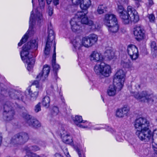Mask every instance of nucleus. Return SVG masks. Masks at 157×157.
Segmentation results:
<instances>
[{"mask_svg": "<svg viewBox=\"0 0 157 157\" xmlns=\"http://www.w3.org/2000/svg\"><path fill=\"white\" fill-rule=\"evenodd\" d=\"M38 39L37 38H33L25 45L30 47V49L34 48L36 50L38 47Z\"/></svg>", "mask_w": 157, "mask_h": 157, "instance_id": "bb28decb", "label": "nucleus"}, {"mask_svg": "<svg viewBox=\"0 0 157 157\" xmlns=\"http://www.w3.org/2000/svg\"><path fill=\"white\" fill-rule=\"evenodd\" d=\"M54 52L52 56V65L54 71L56 72L54 73V78L56 79L57 78V74L56 73V71L57 70H58L60 69V67L59 65L56 63V47L55 44H54Z\"/></svg>", "mask_w": 157, "mask_h": 157, "instance_id": "b1692460", "label": "nucleus"}, {"mask_svg": "<svg viewBox=\"0 0 157 157\" xmlns=\"http://www.w3.org/2000/svg\"><path fill=\"white\" fill-rule=\"evenodd\" d=\"M42 15L39 10H32L31 12L29 29L18 43V46H21L27 41L29 36H32L35 33L36 29L35 25L36 21L37 25H39L42 21Z\"/></svg>", "mask_w": 157, "mask_h": 157, "instance_id": "7ed1b4c3", "label": "nucleus"}, {"mask_svg": "<svg viewBox=\"0 0 157 157\" xmlns=\"http://www.w3.org/2000/svg\"><path fill=\"white\" fill-rule=\"evenodd\" d=\"M118 8L119 10H123L124 8L122 5H118Z\"/></svg>", "mask_w": 157, "mask_h": 157, "instance_id": "79ce46f5", "label": "nucleus"}, {"mask_svg": "<svg viewBox=\"0 0 157 157\" xmlns=\"http://www.w3.org/2000/svg\"><path fill=\"white\" fill-rule=\"evenodd\" d=\"M127 52L128 55L132 60H136L138 57L139 53L137 48L134 45L128 46Z\"/></svg>", "mask_w": 157, "mask_h": 157, "instance_id": "f3484780", "label": "nucleus"}, {"mask_svg": "<svg viewBox=\"0 0 157 157\" xmlns=\"http://www.w3.org/2000/svg\"><path fill=\"white\" fill-rule=\"evenodd\" d=\"M73 120L77 126L83 120L82 119V117L79 116H76L75 117L73 118Z\"/></svg>", "mask_w": 157, "mask_h": 157, "instance_id": "7c9ffc66", "label": "nucleus"}, {"mask_svg": "<svg viewBox=\"0 0 157 157\" xmlns=\"http://www.w3.org/2000/svg\"><path fill=\"white\" fill-rule=\"evenodd\" d=\"M39 4L40 7H43L44 5V2L43 0H38ZM32 2L33 4V0H32Z\"/></svg>", "mask_w": 157, "mask_h": 157, "instance_id": "58836bf2", "label": "nucleus"}, {"mask_svg": "<svg viewBox=\"0 0 157 157\" xmlns=\"http://www.w3.org/2000/svg\"><path fill=\"white\" fill-rule=\"evenodd\" d=\"M134 34L136 40L140 41L145 37V32L144 30L140 26H136L134 28Z\"/></svg>", "mask_w": 157, "mask_h": 157, "instance_id": "aec40b11", "label": "nucleus"}, {"mask_svg": "<svg viewBox=\"0 0 157 157\" xmlns=\"http://www.w3.org/2000/svg\"><path fill=\"white\" fill-rule=\"evenodd\" d=\"M126 77V73L122 69L117 71L114 76L113 83L109 86L107 90V94L110 97H114L118 91L123 87Z\"/></svg>", "mask_w": 157, "mask_h": 157, "instance_id": "f03ea898", "label": "nucleus"}, {"mask_svg": "<svg viewBox=\"0 0 157 157\" xmlns=\"http://www.w3.org/2000/svg\"><path fill=\"white\" fill-rule=\"evenodd\" d=\"M95 13L97 15L98 14H101L104 13L103 10H96L95 12Z\"/></svg>", "mask_w": 157, "mask_h": 157, "instance_id": "ea45409f", "label": "nucleus"}, {"mask_svg": "<svg viewBox=\"0 0 157 157\" xmlns=\"http://www.w3.org/2000/svg\"><path fill=\"white\" fill-rule=\"evenodd\" d=\"M12 104L9 102H7L4 105L3 118L6 121H10L14 119V112L13 109Z\"/></svg>", "mask_w": 157, "mask_h": 157, "instance_id": "ddd939ff", "label": "nucleus"}, {"mask_svg": "<svg viewBox=\"0 0 157 157\" xmlns=\"http://www.w3.org/2000/svg\"><path fill=\"white\" fill-rule=\"evenodd\" d=\"M129 111V108L127 107L118 109L116 111V116L119 118L123 117L127 115Z\"/></svg>", "mask_w": 157, "mask_h": 157, "instance_id": "393cba45", "label": "nucleus"}, {"mask_svg": "<svg viewBox=\"0 0 157 157\" xmlns=\"http://www.w3.org/2000/svg\"><path fill=\"white\" fill-rule=\"evenodd\" d=\"M50 67L47 65H44L43 67L42 71L40 72L37 76L36 78L38 80L43 81L48 77L50 72Z\"/></svg>", "mask_w": 157, "mask_h": 157, "instance_id": "6ab92c4d", "label": "nucleus"}, {"mask_svg": "<svg viewBox=\"0 0 157 157\" xmlns=\"http://www.w3.org/2000/svg\"><path fill=\"white\" fill-rule=\"evenodd\" d=\"M124 135V133L123 134L121 132L118 133L116 136V140L119 142H122L123 140Z\"/></svg>", "mask_w": 157, "mask_h": 157, "instance_id": "2f4dec72", "label": "nucleus"}, {"mask_svg": "<svg viewBox=\"0 0 157 157\" xmlns=\"http://www.w3.org/2000/svg\"><path fill=\"white\" fill-rule=\"evenodd\" d=\"M127 0H119V2H127Z\"/></svg>", "mask_w": 157, "mask_h": 157, "instance_id": "49530a36", "label": "nucleus"}, {"mask_svg": "<svg viewBox=\"0 0 157 157\" xmlns=\"http://www.w3.org/2000/svg\"><path fill=\"white\" fill-rule=\"evenodd\" d=\"M48 36L47 38V42L44 51L45 55H48L50 53V45L52 43H53L54 47V43L56 45V43L55 41V35L53 30L50 27L48 28Z\"/></svg>", "mask_w": 157, "mask_h": 157, "instance_id": "f8f14e48", "label": "nucleus"}, {"mask_svg": "<svg viewBox=\"0 0 157 157\" xmlns=\"http://www.w3.org/2000/svg\"><path fill=\"white\" fill-rule=\"evenodd\" d=\"M52 0H46L47 3L49 4L51 3Z\"/></svg>", "mask_w": 157, "mask_h": 157, "instance_id": "a18cd8bd", "label": "nucleus"}, {"mask_svg": "<svg viewBox=\"0 0 157 157\" xmlns=\"http://www.w3.org/2000/svg\"><path fill=\"white\" fill-rule=\"evenodd\" d=\"M22 116L25 119L27 124L31 126L35 127H39L41 126V124L36 119L32 118L30 116L25 113L23 114Z\"/></svg>", "mask_w": 157, "mask_h": 157, "instance_id": "a211bd4d", "label": "nucleus"}, {"mask_svg": "<svg viewBox=\"0 0 157 157\" xmlns=\"http://www.w3.org/2000/svg\"><path fill=\"white\" fill-rule=\"evenodd\" d=\"M11 98L14 99H17L24 101L26 98V96L23 92L12 90L9 93Z\"/></svg>", "mask_w": 157, "mask_h": 157, "instance_id": "412c9836", "label": "nucleus"}, {"mask_svg": "<svg viewBox=\"0 0 157 157\" xmlns=\"http://www.w3.org/2000/svg\"><path fill=\"white\" fill-rule=\"evenodd\" d=\"M29 139L28 134L25 133L18 134L13 137L11 143L14 145H21L25 143Z\"/></svg>", "mask_w": 157, "mask_h": 157, "instance_id": "4468645a", "label": "nucleus"}, {"mask_svg": "<svg viewBox=\"0 0 157 157\" xmlns=\"http://www.w3.org/2000/svg\"><path fill=\"white\" fill-rule=\"evenodd\" d=\"M119 15L123 23L128 25L132 22H137L139 20V16L136 10H122Z\"/></svg>", "mask_w": 157, "mask_h": 157, "instance_id": "6e6552de", "label": "nucleus"}, {"mask_svg": "<svg viewBox=\"0 0 157 157\" xmlns=\"http://www.w3.org/2000/svg\"><path fill=\"white\" fill-rule=\"evenodd\" d=\"M50 101L49 97L48 96H46L43 98L41 103L44 106L48 108L50 105Z\"/></svg>", "mask_w": 157, "mask_h": 157, "instance_id": "c85d7f7f", "label": "nucleus"}, {"mask_svg": "<svg viewBox=\"0 0 157 157\" xmlns=\"http://www.w3.org/2000/svg\"><path fill=\"white\" fill-rule=\"evenodd\" d=\"M87 10H82L78 12L75 17L71 19L70 21L71 28L74 32H76L80 28V24H88L90 21L88 20L86 15Z\"/></svg>", "mask_w": 157, "mask_h": 157, "instance_id": "423d86ee", "label": "nucleus"}, {"mask_svg": "<svg viewBox=\"0 0 157 157\" xmlns=\"http://www.w3.org/2000/svg\"><path fill=\"white\" fill-rule=\"evenodd\" d=\"M148 4L149 6H151L154 4L152 0H148Z\"/></svg>", "mask_w": 157, "mask_h": 157, "instance_id": "37998d69", "label": "nucleus"}, {"mask_svg": "<svg viewBox=\"0 0 157 157\" xmlns=\"http://www.w3.org/2000/svg\"><path fill=\"white\" fill-rule=\"evenodd\" d=\"M105 25L107 27L109 31L112 33L118 31L119 26L116 16L113 14H106L104 19Z\"/></svg>", "mask_w": 157, "mask_h": 157, "instance_id": "1a4fd4ad", "label": "nucleus"}, {"mask_svg": "<svg viewBox=\"0 0 157 157\" xmlns=\"http://www.w3.org/2000/svg\"><path fill=\"white\" fill-rule=\"evenodd\" d=\"M150 46L152 52L153 53L157 52V45L155 41L151 42L150 44Z\"/></svg>", "mask_w": 157, "mask_h": 157, "instance_id": "c756f323", "label": "nucleus"}, {"mask_svg": "<svg viewBox=\"0 0 157 157\" xmlns=\"http://www.w3.org/2000/svg\"><path fill=\"white\" fill-rule=\"evenodd\" d=\"M132 93L136 98L143 102H152L153 101L155 98L153 92L149 90L142 91L140 93L132 92Z\"/></svg>", "mask_w": 157, "mask_h": 157, "instance_id": "9b49d317", "label": "nucleus"}, {"mask_svg": "<svg viewBox=\"0 0 157 157\" xmlns=\"http://www.w3.org/2000/svg\"><path fill=\"white\" fill-rule=\"evenodd\" d=\"M78 126L82 128H91L97 130H99L104 128L108 131H110L112 133L114 132V130L112 128L108 126H106L105 127L96 126L92 128L90 125V123L87 121L85 120H83Z\"/></svg>", "mask_w": 157, "mask_h": 157, "instance_id": "2eb2a0df", "label": "nucleus"}, {"mask_svg": "<svg viewBox=\"0 0 157 157\" xmlns=\"http://www.w3.org/2000/svg\"><path fill=\"white\" fill-rule=\"evenodd\" d=\"M29 148L28 149L30 151H36L40 150V148L37 146H32L30 147H28Z\"/></svg>", "mask_w": 157, "mask_h": 157, "instance_id": "f704fd0d", "label": "nucleus"}, {"mask_svg": "<svg viewBox=\"0 0 157 157\" xmlns=\"http://www.w3.org/2000/svg\"><path fill=\"white\" fill-rule=\"evenodd\" d=\"M147 17L149 19V21L151 23H154L155 21V17L153 14H148Z\"/></svg>", "mask_w": 157, "mask_h": 157, "instance_id": "72a5a7b5", "label": "nucleus"}, {"mask_svg": "<svg viewBox=\"0 0 157 157\" xmlns=\"http://www.w3.org/2000/svg\"><path fill=\"white\" fill-rule=\"evenodd\" d=\"M90 60L93 62H102L104 60L102 55L97 51H93L90 56Z\"/></svg>", "mask_w": 157, "mask_h": 157, "instance_id": "5701e85b", "label": "nucleus"}, {"mask_svg": "<svg viewBox=\"0 0 157 157\" xmlns=\"http://www.w3.org/2000/svg\"><path fill=\"white\" fill-rule=\"evenodd\" d=\"M61 137L63 141L67 144H73L74 148L77 152L79 157H86L85 152L82 150L80 149V145L82 143L80 138L79 140H73L69 133L65 130H62L60 132Z\"/></svg>", "mask_w": 157, "mask_h": 157, "instance_id": "39448f33", "label": "nucleus"}, {"mask_svg": "<svg viewBox=\"0 0 157 157\" xmlns=\"http://www.w3.org/2000/svg\"><path fill=\"white\" fill-rule=\"evenodd\" d=\"M150 125L149 121L146 118L140 117L137 118L134 124L136 134L140 140L144 142H148L152 139V148L157 153V142L153 139L155 134L157 136V128L152 132L149 129Z\"/></svg>", "mask_w": 157, "mask_h": 157, "instance_id": "f257e3e1", "label": "nucleus"}, {"mask_svg": "<svg viewBox=\"0 0 157 157\" xmlns=\"http://www.w3.org/2000/svg\"><path fill=\"white\" fill-rule=\"evenodd\" d=\"M132 7L130 6H129L128 7L127 10H132Z\"/></svg>", "mask_w": 157, "mask_h": 157, "instance_id": "de8ad7c7", "label": "nucleus"}, {"mask_svg": "<svg viewBox=\"0 0 157 157\" xmlns=\"http://www.w3.org/2000/svg\"><path fill=\"white\" fill-rule=\"evenodd\" d=\"M48 13L49 16H51L53 13V10H48Z\"/></svg>", "mask_w": 157, "mask_h": 157, "instance_id": "c03bdc74", "label": "nucleus"}, {"mask_svg": "<svg viewBox=\"0 0 157 157\" xmlns=\"http://www.w3.org/2000/svg\"><path fill=\"white\" fill-rule=\"evenodd\" d=\"M52 110L53 111V114L54 115L57 114L59 112L58 108L56 106L54 107L53 108Z\"/></svg>", "mask_w": 157, "mask_h": 157, "instance_id": "e433bc0d", "label": "nucleus"}, {"mask_svg": "<svg viewBox=\"0 0 157 157\" xmlns=\"http://www.w3.org/2000/svg\"><path fill=\"white\" fill-rule=\"evenodd\" d=\"M102 56L104 58V60H110L115 56L114 52L112 49L106 50Z\"/></svg>", "mask_w": 157, "mask_h": 157, "instance_id": "a878e982", "label": "nucleus"}, {"mask_svg": "<svg viewBox=\"0 0 157 157\" xmlns=\"http://www.w3.org/2000/svg\"><path fill=\"white\" fill-rule=\"evenodd\" d=\"M89 28L92 31H98L100 29V26L99 24L97 22H93L90 21L88 23Z\"/></svg>", "mask_w": 157, "mask_h": 157, "instance_id": "cd10ccee", "label": "nucleus"}, {"mask_svg": "<svg viewBox=\"0 0 157 157\" xmlns=\"http://www.w3.org/2000/svg\"><path fill=\"white\" fill-rule=\"evenodd\" d=\"M41 110L40 103H39L36 105L35 109V112L37 113Z\"/></svg>", "mask_w": 157, "mask_h": 157, "instance_id": "c9c22d12", "label": "nucleus"}, {"mask_svg": "<svg viewBox=\"0 0 157 157\" xmlns=\"http://www.w3.org/2000/svg\"><path fill=\"white\" fill-rule=\"evenodd\" d=\"M53 2L54 5H58L59 3V0H53Z\"/></svg>", "mask_w": 157, "mask_h": 157, "instance_id": "a19ab883", "label": "nucleus"}, {"mask_svg": "<svg viewBox=\"0 0 157 157\" xmlns=\"http://www.w3.org/2000/svg\"><path fill=\"white\" fill-rule=\"evenodd\" d=\"M93 69L97 75L104 77H108L112 73V69L110 65L103 62L96 63Z\"/></svg>", "mask_w": 157, "mask_h": 157, "instance_id": "9d476101", "label": "nucleus"}, {"mask_svg": "<svg viewBox=\"0 0 157 157\" xmlns=\"http://www.w3.org/2000/svg\"><path fill=\"white\" fill-rule=\"evenodd\" d=\"M98 40L97 35L92 34L83 37L81 40L79 37L76 38L72 41V43L75 49H78L82 46L88 48L94 45Z\"/></svg>", "mask_w": 157, "mask_h": 157, "instance_id": "20e7f679", "label": "nucleus"}, {"mask_svg": "<svg viewBox=\"0 0 157 157\" xmlns=\"http://www.w3.org/2000/svg\"><path fill=\"white\" fill-rule=\"evenodd\" d=\"M30 50V47L24 45L20 53L21 59L26 63L27 68L29 71H31L32 69L35 61Z\"/></svg>", "mask_w": 157, "mask_h": 157, "instance_id": "0eeeda50", "label": "nucleus"}, {"mask_svg": "<svg viewBox=\"0 0 157 157\" xmlns=\"http://www.w3.org/2000/svg\"><path fill=\"white\" fill-rule=\"evenodd\" d=\"M121 65L124 68H128L129 67V63L126 60H122L121 63Z\"/></svg>", "mask_w": 157, "mask_h": 157, "instance_id": "473e14b6", "label": "nucleus"}, {"mask_svg": "<svg viewBox=\"0 0 157 157\" xmlns=\"http://www.w3.org/2000/svg\"><path fill=\"white\" fill-rule=\"evenodd\" d=\"M72 1L75 4L80 3V6L82 10H87L91 5L90 0H72Z\"/></svg>", "mask_w": 157, "mask_h": 157, "instance_id": "4be33fe9", "label": "nucleus"}, {"mask_svg": "<svg viewBox=\"0 0 157 157\" xmlns=\"http://www.w3.org/2000/svg\"><path fill=\"white\" fill-rule=\"evenodd\" d=\"M33 85L35 86L36 88V91L33 93L31 90L30 87L29 86L27 89L26 92L29 94L31 98H33V99H35L38 95L39 92L42 90V87L41 85H40L39 81L37 80H35L33 82Z\"/></svg>", "mask_w": 157, "mask_h": 157, "instance_id": "dca6fc26", "label": "nucleus"}, {"mask_svg": "<svg viewBox=\"0 0 157 157\" xmlns=\"http://www.w3.org/2000/svg\"><path fill=\"white\" fill-rule=\"evenodd\" d=\"M107 9V7L105 5H100L98 6V10H104Z\"/></svg>", "mask_w": 157, "mask_h": 157, "instance_id": "4c0bfd02", "label": "nucleus"}]
</instances>
